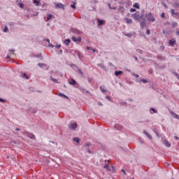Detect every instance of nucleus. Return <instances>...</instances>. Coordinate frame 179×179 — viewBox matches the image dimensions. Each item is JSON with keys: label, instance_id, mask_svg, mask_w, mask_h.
<instances>
[{"label": "nucleus", "instance_id": "f257e3e1", "mask_svg": "<svg viewBox=\"0 0 179 179\" xmlns=\"http://www.w3.org/2000/svg\"><path fill=\"white\" fill-rule=\"evenodd\" d=\"M146 17L148 22H153L156 21V19L155 18V17H153V14H152V13H149L148 14H147Z\"/></svg>", "mask_w": 179, "mask_h": 179}, {"label": "nucleus", "instance_id": "f03ea898", "mask_svg": "<svg viewBox=\"0 0 179 179\" xmlns=\"http://www.w3.org/2000/svg\"><path fill=\"white\" fill-rule=\"evenodd\" d=\"M69 129H71V131H75L76 128H78V124L76 123H70L69 125Z\"/></svg>", "mask_w": 179, "mask_h": 179}, {"label": "nucleus", "instance_id": "7ed1b4c3", "mask_svg": "<svg viewBox=\"0 0 179 179\" xmlns=\"http://www.w3.org/2000/svg\"><path fill=\"white\" fill-rule=\"evenodd\" d=\"M71 40H73V41H74V43H80V41H82V38L80 37H78V38H76L75 36H73L71 38Z\"/></svg>", "mask_w": 179, "mask_h": 179}, {"label": "nucleus", "instance_id": "20e7f679", "mask_svg": "<svg viewBox=\"0 0 179 179\" xmlns=\"http://www.w3.org/2000/svg\"><path fill=\"white\" fill-rule=\"evenodd\" d=\"M131 17H133L134 20H138L139 19V13L137 12L132 14Z\"/></svg>", "mask_w": 179, "mask_h": 179}, {"label": "nucleus", "instance_id": "39448f33", "mask_svg": "<svg viewBox=\"0 0 179 179\" xmlns=\"http://www.w3.org/2000/svg\"><path fill=\"white\" fill-rule=\"evenodd\" d=\"M104 169H107L108 171H114V166H109L108 164H106L104 166Z\"/></svg>", "mask_w": 179, "mask_h": 179}, {"label": "nucleus", "instance_id": "423d86ee", "mask_svg": "<svg viewBox=\"0 0 179 179\" xmlns=\"http://www.w3.org/2000/svg\"><path fill=\"white\" fill-rule=\"evenodd\" d=\"M143 134L145 136H147L148 138V139H150V141H152V135H150V134H149V132H148L146 130L143 131Z\"/></svg>", "mask_w": 179, "mask_h": 179}, {"label": "nucleus", "instance_id": "0eeeda50", "mask_svg": "<svg viewBox=\"0 0 179 179\" xmlns=\"http://www.w3.org/2000/svg\"><path fill=\"white\" fill-rule=\"evenodd\" d=\"M171 12L173 17H177V16H178V13H176V10L171 9Z\"/></svg>", "mask_w": 179, "mask_h": 179}, {"label": "nucleus", "instance_id": "6e6552de", "mask_svg": "<svg viewBox=\"0 0 179 179\" xmlns=\"http://www.w3.org/2000/svg\"><path fill=\"white\" fill-rule=\"evenodd\" d=\"M170 114H171V115H172V117H173V118H176V120H178V118H179V115H178L176 114L173 111H171Z\"/></svg>", "mask_w": 179, "mask_h": 179}, {"label": "nucleus", "instance_id": "1a4fd4ad", "mask_svg": "<svg viewBox=\"0 0 179 179\" xmlns=\"http://www.w3.org/2000/svg\"><path fill=\"white\" fill-rule=\"evenodd\" d=\"M163 143L166 148H170L171 146V144H170V143L166 140L164 141Z\"/></svg>", "mask_w": 179, "mask_h": 179}, {"label": "nucleus", "instance_id": "9d476101", "mask_svg": "<svg viewBox=\"0 0 179 179\" xmlns=\"http://www.w3.org/2000/svg\"><path fill=\"white\" fill-rule=\"evenodd\" d=\"M69 85H72L73 86H75L76 85V80L75 79L71 78V81L69 82Z\"/></svg>", "mask_w": 179, "mask_h": 179}, {"label": "nucleus", "instance_id": "9b49d317", "mask_svg": "<svg viewBox=\"0 0 179 179\" xmlns=\"http://www.w3.org/2000/svg\"><path fill=\"white\" fill-rule=\"evenodd\" d=\"M124 20L126 21L127 24H130L131 23H132V19L131 18L125 17Z\"/></svg>", "mask_w": 179, "mask_h": 179}, {"label": "nucleus", "instance_id": "f8f14e48", "mask_svg": "<svg viewBox=\"0 0 179 179\" xmlns=\"http://www.w3.org/2000/svg\"><path fill=\"white\" fill-rule=\"evenodd\" d=\"M124 5L126 8H128V6H131V5H132V3L129 1H127L124 2Z\"/></svg>", "mask_w": 179, "mask_h": 179}, {"label": "nucleus", "instance_id": "ddd939ff", "mask_svg": "<svg viewBox=\"0 0 179 179\" xmlns=\"http://www.w3.org/2000/svg\"><path fill=\"white\" fill-rule=\"evenodd\" d=\"M169 45H171L173 47V45H174V44H176V41L173 38L172 40H170L169 41Z\"/></svg>", "mask_w": 179, "mask_h": 179}, {"label": "nucleus", "instance_id": "4468645a", "mask_svg": "<svg viewBox=\"0 0 179 179\" xmlns=\"http://www.w3.org/2000/svg\"><path fill=\"white\" fill-rule=\"evenodd\" d=\"M56 7L59 8L60 9H64V4L59 3L56 4Z\"/></svg>", "mask_w": 179, "mask_h": 179}, {"label": "nucleus", "instance_id": "2eb2a0df", "mask_svg": "<svg viewBox=\"0 0 179 179\" xmlns=\"http://www.w3.org/2000/svg\"><path fill=\"white\" fill-rule=\"evenodd\" d=\"M69 43H71V39H65L64 41V44H65V45H69Z\"/></svg>", "mask_w": 179, "mask_h": 179}, {"label": "nucleus", "instance_id": "dca6fc26", "mask_svg": "<svg viewBox=\"0 0 179 179\" xmlns=\"http://www.w3.org/2000/svg\"><path fill=\"white\" fill-rule=\"evenodd\" d=\"M122 73H123V71H115V76H118L120 75H122Z\"/></svg>", "mask_w": 179, "mask_h": 179}, {"label": "nucleus", "instance_id": "f3484780", "mask_svg": "<svg viewBox=\"0 0 179 179\" xmlns=\"http://www.w3.org/2000/svg\"><path fill=\"white\" fill-rule=\"evenodd\" d=\"M28 136L30 138V139H36V136H34L33 134H28Z\"/></svg>", "mask_w": 179, "mask_h": 179}, {"label": "nucleus", "instance_id": "a211bd4d", "mask_svg": "<svg viewBox=\"0 0 179 179\" xmlns=\"http://www.w3.org/2000/svg\"><path fill=\"white\" fill-rule=\"evenodd\" d=\"M97 20H98L99 26H102L103 23H104V20H100L98 18Z\"/></svg>", "mask_w": 179, "mask_h": 179}, {"label": "nucleus", "instance_id": "6ab92c4d", "mask_svg": "<svg viewBox=\"0 0 179 179\" xmlns=\"http://www.w3.org/2000/svg\"><path fill=\"white\" fill-rule=\"evenodd\" d=\"M178 26V23H177V22H172V27L176 28Z\"/></svg>", "mask_w": 179, "mask_h": 179}, {"label": "nucleus", "instance_id": "aec40b11", "mask_svg": "<svg viewBox=\"0 0 179 179\" xmlns=\"http://www.w3.org/2000/svg\"><path fill=\"white\" fill-rule=\"evenodd\" d=\"M50 78H51L52 82H54L55 83H59V82H58V80L55 78H52V76H51Z\"/></svg>", "mask_w": 179, "mask_h": 179}, {"label": "nucleus", "instance_id": "412c9836", "mask_svg": "<svg viewBox=\"0 0 179 179\" xmlns=\"http://www.w3.org/2000/svg\"><path fill=\"white\" fill-rule=\"evenodd\" d=\"M134 8H136V9H139V3H135L133 5Z\"/></svg>", "mask_w": 179, "mask_h": 179}, {"label": "nucleus", "instance_id": "4be33fe9", "mask_svg": "<svg viewBox=\"0 0 179 179\" xmlns=\"http://www.w3.org/2000/svg\"><path fill=\"white\" fill-rule=\"evenodd\" d=\"M52 17V14H48L47 22H48V20H51Z\"/></svg>", "mask_w": 179, "mask_h": 179}, {"label": "nucleus", "instance_id": "5701e85b", "mask_svg": "<svg viewBox=\"0 0 179 179\" xmlns=\"http://www.w3.org/2000/svg\"><path fill=\"white\" fill-rule=\"evenodd\" d=\"M34 3L36 6H38L40 5V1H34Z\"/></svg>", "mask_w": 179, "mask_h": 179}, {"label": "nucleus", "instance_id": "b1692460", "mask_svg": "<svg viewBox=\"0 0 179 179\" xmlns=\"http://www.w3.org/2000/svg\"><path fill=\"white\" fill-rule=\"evenodd\" d=\"M101 92H102V93H106L107 92V90H106L104 88H103L102 87H99Z\"/></svg>", "mask_w": 179, "mask_h": 179}, {"label": "nucleus", "instance_id": "393cba45", "mask_svg": "<svg viewBox=\"0 0 179 179\" xmlns=\"http://www.w3.org/2000/svg\"><path fill=\"white\" fill-rule=\"evenodd\" d=\"M45 41H47L48 43L49 47L54 48V45L50 43V39H45Z\"/></svg>", "mask_w": 179, "mask_h": 179}, {"label": "nucleus", "instance_id": "a878e982", "mask_svg": "<svg viewBox=\"0 0 179 179\" xmlns=\"http://www.w3.org/2000/svg\"><path fill=\"white\" fill-rule=\"evenodd\" d=\"M22 78H26V79H29L28 76H27V75H26V73H22Z\"/></svg>", "mask_w": 179, "mask_h": 179}, {"label": "nucleus", "instance_id": "bb28decb", "mask_svg": "<svg viewBox=\"0 0 179 179\" xmlns=\"http://www.w3.org/2000/svg\"><path fill=\"white\" fill-rule=\"evenodd\" d=\"M78 73L81 76H83V71H82V70L78 69Z\"/></svg>", "mask_w": 179, "mask_h": 179}, {"label": "nucleus", "instance_id": "cd10ccee", "mask_svg": "<svg viewBox=\"0 0 179 179\" xmlns=\"http://www.w3.org/2000/svg\"><path fill=\"white\" fill-rule=\"evenodd\" d=\"M74 142H76L77 143H79L80 141L78 138H73Z\"/></svg>", "mask_w": 179, "mask_h": 179}, {"label": "nucleus", "instance_id": "c85d7f7f", "mask_svg": "<svg viewBox=\"0 0 179 179\" xmlns=\"http://www.w3.org/2000/svg\"><path fill=\"white\" fill-rule=\"evenodd\" d=\"M71 8H72L73 9H76V6L75 5V3H73L71 5Z\"/></svg>", "mask_w": 179, "mask_h": 179}, {"label": "nucleus", "instance_id": "c756f323", "mask_svg": "<svg viewBox=\"0 0 179 179\" xmlns=\"http://www.w3.org/2000/svg\"><path fill=\"white\" fill-rule=\"evenodd\" d=\"M141 82H142L143 83H148V80L146 79H142Z\"/></svg>", "mask_w": 179, "mask_h": 179}, {"label": "nucleus", "instance_id": "7c9ffc66", "mask_svg": "<svg viewBox=\"0 0 179 179\" xmlns=\"http://www.w3.org/2000/svg\"><path fill=\"white\" fill-rule=\"evenodd\" d=\"M161 17H162V18L166 17V14H165L164 13H162L161 14Z\"/></svg>", "mask_w": 179, "mask_h": 179}, {"label": "nucleus", "instance_id": "2f4dec72", "mask_svg": "<svg viewBox=\"0 0 179 179\" xmlns=\"http://www.w3.org/2000/svg\"><path fill=\"white\" fill-rule=\"evenodd\" d=\"M3 31H4V33H8V27H4Z\"/></svg>", "mask_w": 179, "mask_h": 179}, {"label": "nucleus", "instance_id": "473e14b6", "mask_svg": "<svg viewBox=\"0 0 179 179\" xmlns=\"http://www.w3.org/2000/svg\"><path fill=\"white\" fill-rule=\"evenodd\" d=\"M130 12H136V9H135V8H131L130 9Z\"/></svg>", "mask_w": 179, "mask_h": 179}, {"label": "nucleus", "instance_id": "72a5a7b5", "mask_svg": "<svg viewBox=\"0 0 179 179\" xmlns=\"http://www.w3.org/2000/svg\"><path fill=\"white\" fill-rule=\"evenodd\" d=\"M151 111H153V113H157V110L153 108H151Z\"/></svg>", "mask_w": 179, "mask_h": 179}, {"label": "nucleus", "instance_id": "f704fd0d", "mask_svg": "<svg viewBox=\"0 0 179 179\" xmlns=\"http://www.w3.org/2000/svg\"><path fill=\"white\" fill-rule=\"evenodd\" d=\"M0 101L1 103H5V99H3L2 98H0Z\"/></svg>", "mask_w": 179, "mask_h": 179}, {"label": "nucleus", "instance_id": "c9c22d12", "mask_svg": "<svg viewBox=\"0 0 179 179\" xmlns=\"http://www.w3.org/2000/svg\"><path fill=\"white\" fill-rule=\"evenodd\" d=\"M147 34H148V36H149V34H150V29H147Z\"/></svg>", "mask_w": 179, "mask_h": 179}, {"label": "nucleus", "instance_id": "e433bc0d", "mask_svg": "<svg viewBox=\"0 0 179 179\" xmlns=\"http://www.w3.org/2000/svg\"><path fill=\"white\" fill-rule=\"evenodd\" d=\"M24 6L23 4H22V3L20 4V8H21L22 9H23Z\"/></svg>", "mask_w": 179, "mask_h": 179}, {"label": "nucleus", "instance_id": "4c0bfd02", "mask_svg": "<svg viewBox=\"0 0 179 179\" xmlns=\"http://www.w3.org/2000/svg\"><path fill=\"white\" fill-rule=\"evenodd\" d=\"M108 6H109L110 9H115V7L112 8L111 5H110V4H108Z\"/></svg>", "mask_w": 179, "mask_h": 179}, {"label": "nucleus", "instance_id": "58836bf2", "mask_svg": "<svg viewBox=\"0 0 179 179\" xmlns=\"http://www.w3.org/2000/svg\"><path fill=\"white\" fill-rule=\"evenodd\" d=\"M165 166H166V167H168V166H170V164L166 162V163H165Z\"/></svg>", "mask_w": 179, "mask_h": 179}, {"label": "nucleus", "instance_id": "ea45409f", "mask_svg": "<svg viewBox=\"0 0 179 179\" xmlns=\"http://www.w3.org/2000/svg\"><path fill=\"white\" fill-rule=\"evenodd\" d=\"M134 76H136V78H139V75L138 74H134Z\"/></svg>", "mask_w": 179, "mask_h": 179}, {"label": "nucleus", "instance_id": "a19ab883", "mask_svg": "<svg viewBox=\"0 0 179 179\" xmlns=\"http://www.w3.org/2000/svg\"><path fill=\"white\" fill-rule=\"evenodd\" d=\"M38 66H41V67L43 66V64H41V63H38Z\"/></svg>", "mask_w": 179, "mask_h": 179}, {"label": "nucleus", "instance_id": "79ce46f5", "mask_svg": "<svg viewBox=\"0 0 179 179\" xmlns=\"http://www.w3.org/2000/svg\"><path fill=\"white\" fill-rule=\"evenodd\" d=\"M89 83H90V82H92V80H93V79L92 78H89Z\"/></svg>", "mask_w": 179, "mask_h": 179}, {"label": "nucleus", "instance_id": "37998d69", "mask_svg": "<svg viewBox=\"0 0 179 179\" xmlns=\"http://www.w3.org/2000/svg\"><path fill=\"white\" fill-rule=\"evenodd\" d=\"M122 171L124 173V175L127 174V173L125 172V170L122 169Z\"/></svg>", "mask_w": 179, "mask_h": 179}, {"label": "nucleus", "instance_id": "c03bdc74", "mask_svg": "<svg viewBox=\"0 0 179 179\" xmlns=\"http://www.w3.org/2000/svg\"><path fill=\"white\" fill-rule=\"evenodd\" d=\"M56 47H57V48L59 49V48H61V45H57Z\"/></svg>", "mask_w": 179, "mask_h": 179}, {"label": "nucleus", "instance_id": "a18cd8bd", "mask_svg": "<svg viewBox=\"0 0 179 179\" xmlns=\"http://www.w3.org/2000/svg\"><path fill=\"white\" fill-rule=\"evenodd\" d=\"M87 50H92V48H90V46H87Z\"/></svg>", "mask_w": 179, "mask_h": 179}, {"label": "nucleus", "instance_id": "49530a36", "mask_svg": "<svg viewBox=\"0 0 179 179\" xmlns=\"http://www.w3.org/2000/svg\"><path fill=\"white\" fill-rule=\"evenodd\" d=\"M98 104L99 106H103V103H101V102H99Z\"/></svg>", "mask_w": 179, "mask_h": 179}, {"label": "nucleus", "instance_id": "de8ad7c7", "mask_svg": "<svg viewBox=\"0 0 179 179\" xmlns=\"http://www.w3.org/2000/svg\"><path fill=\"white\" fill-rule=\"evenodd\" d=\"M176 36H179V31H176Z\"/></svg>", "mask_w": 179, "mask_h": 179}, {"label": "nucleus", "instance_id": "09e8293b", "mask_svg": "<svg viewBox=\"0 0 179 179\" xmlns=\"http://www.w3.org/2000/svg\"><path fill=\"white\" fill-rule=\"evenodd\" d=\"M92 51H93V52H96V49H93Z\"/></svg>", "mask_w": 179, "mask_h": 179}, {"label": "nucleus", "instance_id": "8fccbe9b", "mask_svg": "<svg viewBox=\"0 0 179 179\" xmlns=\"http://www.w3.org/2000/svg\"><path fill=\"white\" fill-rule=\"evenodd\" d=\"M15 131H20L19 128L15 129Z\"/></svg>", "mask_w": 179, "mask_h": 179}, {"label": "nucleus", "instance_id": "3c124183", "mask_svg": "<svg viewBox=\"0 0 179 179\" xmlns=\"http://www.w3.org/2000/svg\"><path fill=\"white\" fill-rule=\"evenodd\" d=\"M85 145H86V146H90L89 143H86Z\"/></svg>", "mask_w": 179, "mask_h": 179}, {"label": "nucleus", "instance_id": "603ef678", "mask_svg": "<svg viewBox=\"0 0 179 179\" xmlns=\"http://www.w3.org/2000/svg\"><path fill=\"white\" fill-rule=\"evenodd\" d=\"M163 33H164V34H166V31L164 30V31H163Z\"/></svg>", "mask_w": 179, "mask_h": 179}, {"label": "nucleus", "instance_id": "864d4df0", "mask_svg": "<svg viewBox=\"0 0 179 179\" xmlns=\"http://www.w3.org/2000/svg\"><path fill=\"white\" fill-rule=\"evenodd\" d=\"M136 61H138V57H135Z\"/></svg>", "mask_w": 179, "mask_h": 179}, {"label": "nucleus", "instance_id": "5fc2aeb1", "mask_svg": "<svg viewBox=\"0 0 179 179\" xmlns=\"http://www.w3.org/2000/svg\"><path fill=\"white\" fill-rule=\"evenodd\" d=\"M10 51H12V52H15V50H11Z\"/></svg>", "mask_w": 179, "mask_h": 179}, {"label": "nucleus", "instance_id": "6e6d98bb", "mask_svg": "<svg viewBox=\"0 0 179 179\" xmlns=\"http://www.w3.org/2000/svg\"><path fill=\"white\" fill-rule=\"evenodd\" d=\"M175 138H176V139H178V137H177V136H175Z\"/></svg>", "mask_w": 179, "mask_h": 179}, {"label": "nucleus", "instance_id": "4d7b16f0", "mask_svg": "<svg viewBox=\"0 0 179 179\" xmlns=\"http://www.w3.org/2000/svg\"><path fill=\"white\" fill-rule=\"evenodd\" d=\"M106 99H108V96H106Z\"/></svg>", "mask_w": 179, "mask_h": 179}, {"label": "nucleus", "instance_id": "13d9d810", "mask_svg": "<svg viewBox=\"0 0 179 179\" xmlns=\"http://www.w3.org/2000/svg\"><path fill=\"white\" fill-rule=\"evenodd\" d=\"M166 1H169V0H166Z\"/></svg>", "mask_w": 179, "mask_h": 179}]
</instances>
